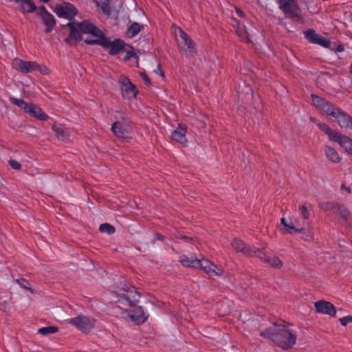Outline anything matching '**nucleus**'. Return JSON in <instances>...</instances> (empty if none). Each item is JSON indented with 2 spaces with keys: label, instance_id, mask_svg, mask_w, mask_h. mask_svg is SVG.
<instances>
[{
  "label": "nucleus",
  "instance_id": "nucleus-16",
  "mask_svg": "<svg viewBox=\"0 0 352 352\" xmlns=\"http://www.w3.org/2000/svg\"><path fill=\"white\" fill-rule=\"evenodd\" d=\"M36 67H37L36 62L25 61L20 58L14 59L12 63V67L23 74L34 72Z\"/></svg>",
  "mask_w": 352,
  "mask_h": 352
},
{
  "label": "nucleus",
  "instance_id": "nucleus-39",
  "mask_svg": "<svg viewBox=\"0 0 352 352\" xmlns=\"http://www.w3.org/2000/svg\"><path fill=\"white\" fill-rule=\"evenodd\" d=\"M37 67L35 68V71H39L42 74H47L48 73V69L45 65H39L36 63Z\"/></svg>",
  "mask_w": 352,
  "mask_h": 352
},
{
  "label": "nucleus",
  "instance_id": "nucleus-26",
  "mask_svg": "<svg viewBox=\"0 0 352 352\" xmlns=\"http://www.w3.org/2000/svg\"><path fill=\"white\" fill-rule=\"evenodd\" d=\"M337 212L342 222L346 223L351 219V212L344 205L339 204L337 208Z\"/></svg>",
  "mask_w": 352,
  "mask_h": 352
},
{
  "label": "nucleus",
  "instance_id": "nucleus-40",
  "mask_svg": "<svg viewBox=\"0 0 352 352\" xmlns=\"http://www.w3.org/2000/svg\"><path fill=\"white\" fill-rule=\"evenodd\" d=\"M340 322L342 325L346 326L349 322H352V316H347L343 318H340Z\"/></svg>",
  "mask_w": 352,
  "mask_h": 352
},
{
  "label": "nucleus",
  "instance_id": "nucleus-37",
  "mask_svg": "<svg viewBox=\"0 0 352 352\" xmlns=\"http://www.w3.org/2000/svg\"><path fill=\"white\" fill-rule=\"evenodd\" d=\"M340 190H341V192L345 196H348L349 195H350L351 193V187L349 186H346L345 184L344 183H342L341 184V186H340Z\"/></svg>",
  "mask_w": 352,
  "mask_h": 352
},
{
  "label": "nucleus",
  "instance_id": "nucleus-2",
  "mask_svg": "<svg viewBox=\"0 0 352 352\" xmlns=\"http://www.w3.org/2000/svg\"><path fill=\"white\" fill-rule=\"evenodd\" d=\"M311 98L313 104L333 121L336 122L341 128L352 129V117L349 114L318 96L312 94Z\"/></svg>",
  "mask_w": 352,
  "mask_h": 352
},
{
  "label": "nucleus",
  "instance_id": "nucleus-35",
  "mask_svg": "<svg viewBox=\"0 0 352 352\" xmlns=\"http://www.w3.org/2000/svg\"><path fill=\"white\" fill-rule=\"evenodd\" d=\"M299 211L304 219H308L309 218V212L307 208L305 205H302L299 207Z\"/></svg>",
  "mask_w": 352,
  "mask_h": 352
},
{
  "label": "nucleus",
  "instance_id": "nucleus-20",
  "mask_svg": "<svg viewBox=\"0 0 352 352\" xmlns=\"http://www.w3.org/2000/svg\"><path fill=\"white\" fill-rule=\"evenodd\" d=\"M256 256H258L262 261L271 267L280 268L282 266V262L278 257L267 256L262 249H258Z\"/></svg>",
  "mask_w": 352,
  "mask_h": 352
},
{
  "label": "nucleus",
  "instance_id": "nucleus-7",
  "mask_svg": "<svg viewBox=\"0 0 352 352\" xmlns=\"http://www.w3.org/2000/svg\"><path fill=\"white\" fill-rule=\"evenodd\" d=\"M113 118L115 121L111 126V132L118 139L126 138L128 137V128L131 123V119L126 114L120 111L116 112Z\"/></svg>",
  "mask_w": 352,
  "mask_h": 352
},
{
  "label": "nucleus",
  "instance_id": "nucleus-17",
  "mask_svg": "<svg viewBox=\"0 0 352 352\" xmlns=\"http://www.w3.org/2000/svg\"><path fill=\"white\" fill-rule=\"evenodd\" d=\"M10 102L19 107L20 109L23 110L26 113H28L31 116L34 117V115L35 114V111L38 108V106L32 104V103H28L26 102L24 100L21 98H10Z\"/></svg>",
  "mask_w": 352,
  "mask_h": 352
},
{
  "label": "nucleus",
  "instance_id": "nucleus-46",
  "mask_svg": "<svg viewBox=\"0 0 352 352\" xmlns=\"http://www.w3.org/2000/svg\"><path fill=\"white\" fill-rule=\"evenodd\" d=\"M236 14H237V15L239 16L243 17L244 13H243V12L241 9L236 8Z\"/></svg>",
  "mask_w": 352,
  "mask_h": 352
},
{
  "label": "nucleus",
  "instance_id": "nucleus-34",
  "mask_svg": "<svg viewBox=\"0 0 352 352\" xmlns=\"http://www.w3.org/2000/svg\"><path fill=\"white\" fill-rule=\"evenodd\" d=\"M34 118H36L40 120H46L48 118V116L40 107H38L36 111H35Z\"/></svg>",
  "mask_w": 352,
  "mask_h": 352
},
{
  "label": "nucleus",
  "instance_id": "nucleus-38",
  "mask_svg": "<svg viewBox=\"0 0 352 352\" xmlns=\"http://www.w3.org/2000/svg\"><path fill=\"white\" fill-rule=\"evenodd\" d=\"M124 52H126V55L124 58V59L125 60H129L130 58H131L132 57L135 56V54L134 52V51L133 50V49L131 47H130L129 50H126L124 48Z\"/></svg>",
  "mask_w": 352,
  "mask_h": 352
},
{
  "label": "nucleus",
  "instance_id": "nucleus-1",
  "mask_svg": "<svg viewBox=\"0 0 352 352\" xmlns=\"http://www.w3.org/2000/svg\"><path fill=\"white\" fill-rule=\"evenodd\" d=\"M114 295L116 298L114 302L121 309L124 318L129 317L137 324L146 321L148 315L142 307L138 306L128 311V308L135 306L140 298V294L134 286L120 282L115 287Z\"/></svg>",
  "mask_w": 352,
  "mask_h": 352
},
{
  "label": "nucleus",
  "instance_id": "nucleus-6",
  "mask_svg": "<svg viewBox=\"0 0 352 352\" xmlns=\"http://www.w3.org/2000/svg\"><path fill=\"white\" fill-rule=\"evenodd\" d=\"M85 43L88 45H99L106 49H109V54L110 55H116L123 52L126 44L120 39H115L111 41L105 37L102 32L100 30V34H97L96 38H86Z\"/></svg>",
  "mask_w": 352,
  "mask_h": 352
},
{
  "label": "nucleus",
  "instance_id": "nucleus-32",
  "mask_svg": "<svg viewBox=\"0 0 352 352\" xmlns=\"http://www.w3.org/2000/svg\"><path fill=\"white\" fill-rule=\"evenodd\" d=\"M99 230L101 232L107 233L108 234H113L116 231L115 228L109 223H102L99 227Z\"/></svg>",
  "mask_w": 352,
  "mask_h": 352
},
{
  "label": "nucleus",
  "instance_id": "nucleus-42",
  "mask_svg": "<svg viewBox=\"0 0 352 352\" xmlns=\"http://www.w3.org/2000/svg\"><path fill=\"white\" fill-rule=\"evenodd\" d=\"M9 164L14 170H19L21 167V164L16 160H10Z\"/></svg>",
  "mask_w": 352,
  "mask_h": 352
},
{
  "label": "nucleus",
  "instance_id": "nucleus-24",
  "mask_svg": "<svg viewBox=\"0 0 352 352\" xmlns=\"http://www.w3.org/2000/svg\"><path fill=\"white\" fill-rule=\"evenodd\" d=\"M324 153L327 158L333 163H338L341 160V157L337 151L330 146L327 145L324 146Z\"/></svg>",
  "mask_w": 352,
  "mask_h": 352
},
{
  "label": "nucleus",
  "instance_id": "nucleus-10",
  "mask_svg": "<svg viewBox=\"0 0 352 352\" xmlns=\"http://www.w3.org/2000/svg\"><path fill=\"white\" fill-rule=\"evenodd\" d=\"M179 38L177 39L179 49L187 57L193 56L196 54L195 45L193 41L181 28L179 29Z\"/></svg>",
  "mask_w": 352,
  "mask_h": 352
},
{
  "label": "nucleus",
  "instance_id": "nucleus-4",
  "mask_svg": "<svg viewBox=\"0 0 352 352\" xmlns=\"http://www.w3.org/2000/svg\"><path fill=\"white\" fill-rule=\"evenodd\" d=\"M179 262L184 267L198 268L201 267L211 276L223 275V269L221 265H216L207 259H198L192 255L182 254L179 256Z\"/></svg>",
  "mask_w": 352,
  "mask_h": 352
},
{
  "label": "nucleus",
  "instance_id": "nucleus-15",
  "mask_svg": "<svg viewBox=\"0 0 352 352\" xmlns=\"http://www.w3.org/2000/svg\"><path fill=\"white\" fill-rule=\"evenodd\" d=\"M231 245L234 250L238 252H241L245 256H256L259 248H251L247 245L242 240L239 239H234Z\"/></svg>",
  "mask_w": 352,
  "mask_h": 352
},
{
  "label": "nucleus",
  "instance_id": "nucleus-41",
  "mask_svg": "<svg viewBox=\"0 0 352 352\" xmlns=\"http://www.w3.org/2000/svg\"><path fill=\"white\" fill-rule=\"evenodd\" d=\"M50 12L47 10L46 8L44 6H40L38 9L36 14L41 18L45 15V14H49Z\"/></svg>",
  "mask_w": 352,
  "mask_h": 352
},
{
  "label": "nucleus",
  "instance_id": "nucleus-31",
  "mask_svg": "<svg viewBox=\"0 0 352 352\" xmlns=\"http://www.w3.org/2000/svg\"><path fill=\"white\" fill-rule=\"evenodd\" d=\"M58 331V329L56 327L48 326V327H44L38 329V333L43 336H46L48 334L55 333Z\"/></svg>",
  "mask_w": 352,
  "mask_h": 352
},
{
  "label": "nucleus",
  "instance_id": "nucleus-14",
  "mask_svg": "<svg viewBox=\"0 0 352 352\" xmlns=\"http://www.w3.org/2000/svg\"><path fill=\"white\" fill-rule=\"evenodd\" d=\"M119 82L121 85V90L124 98L131 99L136 97L138 91L135 86L132 84L128 78L121 76L119 79Z\"/></svg>",
  "mask_w": 352,
  "mask_h": 352
},
{
  "label": "nucleus",
  "instance_id": "nucleus-18",
  "mask_svg": "<svg viewBox=\"0 0 352 352\" xmlns=\"http://www.w3.org/2000/svg\"><path fill=\"white\" fill-rule=\"evenodd\" d=\"M186 125L185 124L179 123L177 129L173 131L171 133L172 140L182 145H186L187 142V139L186 138Z\"/></svg>",
  "mask_w": 352,
  "mask_h": 352
},
{
  "label": "nucleus",
  "instance_id": "nucleus-11",
  "mask_svg": "<svg viewBox=\"0 0 352 352\" xmlns=\"http://www.w3.org/2000/svg\"><path fill=\"white\" fill-rule=\"evenodd\" d=\"M67 322L83 333H89L95 326L96 320L94 318L84 315L68 319Z\"/></svg>",
  "mask_w": 352,
  "mask_h": 352
},
{
  "label": "nucleus",
  "instance_id": "nucleus-5",
  "mask_svg": "<svg viewBox=\"0 0 352 352\" xmlns=\"http://www.w3.org/2000/svg\"><path fill=\"white\" fill-rule=\"evenodd\" d=\"M65 26L70 30L69 38L77 42L82 40L81 34H89V38H96L97 34H100V29L87 20L80 23L69 21Z\"/></svg>",
  "mask_w": 352,
  "mask_h": 352
},
{
  "label": "nucleus",
  "instance_id": "nucleus-29",
  "mask_svg": "<svg viewBox=\"0 0 352 352\" xmlns=\"http://www.w3.org/2000/svg\"><path fill=\"white\" fill-rule=\"evenodd\" d=\"M141 30V26L138 23H132L127 29V35L129 38L135 36Z\"/></svg>",
  "mask_w": 352,
  "mask_h": 352
},
{
  "label": "nucleus",
  "instance_id": "nucleus-48",
  "mask_svg": "<svg viewBox=\"0 0 352 352\" xmlns=\"http://www.w3.org/2000/svg\"><path fill=\"white\" fill-rule=\"evenodd\" d=\"M41 1L44 2V3H47L49 2L50 0H41Z\"/></svg>",
  "mask_w": 352,
  "mask_h": 352
},
{
  "label": "nucleus",
  "instance_id": "nucleus-33",
  "mask_svg": "<svg viewBox=\"0 0 352 352\" xmlns=\"http://www.w3.org/2000/svg\"><path fill=\"white\" fill-rule=\"evenodd\" d=\"M53 130L58 139L64 140L67 138L66 133L61 126H53Z\"/></svg>",
  "mask_w": 352,
  "mask_h": 352
},
{
  "label": "nucleus",
  "instance_id": "nucleus-19",
  "mask_svg": "<svg viewBox=\"0 0 352 352\" xmlns=\"http://www.w3.org/2000/svg\"><path fill=\"white\" fill-rule=\"evenodd\" d=\"M315 307L318 313H322L324 314H327L331 316H336V310L335 306L327 301L325 300H318L315 302Z\"/></svg>",
  "mask_w": 352,
  "mask_h": 352
},
{
  "label": "nucleus",
  "instance_id": "nucleus-43",
  "mask_svg": "<svg viewBox=\"0 0 352 352\" xmlns=\"http://www.w3.org/2000/svg\"><path fill=\"white\" fill-rule=\"evenodd\" d=\"M141 76H142V79L144 80L146 85L151 84L150 79H149L148 76L145 73H143V72L141 73Z\"/></svg>",
  "mask_w": 352,
  "mask_h": 352
},
{
  "label": "nucleus",
  "instance_id": "nucleus-27",
  "mask_svg": "<svg viewBox=\"0 0 352 352\" xmlns=\"http://www.w3.org/2000/svg\"><path fill=\"white\" fill-rule=\"evenodd\" d=\"M43 19V23L45 24L46 29V32H50L54 27V25L56 23V20L54 16L51 14H45V15L41 17Z\"/></svg>",
  "mask_w": 352,
  "mask_h": 352
},
{
  "label": "nucleus",
  "instance_id": "nucleus-8",
  "mask_svg": "<svg viewBox=\"0 0 352 352\" xmlns=\"http://www.w3.org/2000/svg\"><path fill=\"white\" fill-rule=\"evenodd\" d=\"M280 226H283L281 230L286 234H301L302 238L305 241H311L314 239V233L311 230H306L304 227L299 225V221L287 220L283 217L280 219Z\"/></svg>",
  "mask_w": 352,
  "mask_h": 352
},
{
  "label": "nucleus",
  "instance_id": "nucleus-47",
  "mask_svg": "<svg viewBox=\"0 0 352 352\" xmlns=\"http://www.w3.org/2000/svg\"><path fill=\"white\" fill-rule=\"evenodd\" d=\"M350 73L352 74V62H351V64L350 65Z\"/></svg>",
  "mask_w": 352,
  "mask_h": 352
},
{
  "label": "nucleus",
  "instance_id": "nucleus-36",
  "mask_svg": "<svg viewBox=\"0 0 352 352\" xmlns=\"http://www.w3.org/2000/svg\"><path fill=\"white\" fill-rule=\"evenodd\" d=\"M17 283L20 285L21 287L30 290V287H29L30 284L28 281L24 278H20L16 280Z\"/></svg>",
  "mask_w": 352,
  "mask_h": 352
},
{
  "label": "nucleus",
  "instance_id": "nucleus-28",
  "mask_svg": "<svg viewBox=\"0 0 352 352\" xmlns=\"http://www.w3.org/2000/svg\"><path fill=\"white\" fill-rule=\"evenodd\" d=\"M234 21H236V25H237V28L236 30V32L238 34V36L241 38V39L243 41H245L246 43L250 42V40L249 38V35H248L245 28H244V26L241 27L240 25L239 21H237L236 19H234Z\"/></svg>",
  "mask_w": 352,
  "mask_h": 352
},
{
  "label": "nucleus",
  "instance_id": "nucleus-30",
  "mask_svg": "<svg viewBox=\"0 0 352 352\" xmlns=\"http://www.w3.org/2000/svg\"><path fill=\"white\" fill-rule=\"evenodd\" d=\"M98 7L100 9V11L105 15H110L111 8H110V0H104L101 3L97 2Z\"/></svg>",
  "mask_w": 352,
  "mask_h": 352
},
{
  "label": "nucleus",
  "instance_id": "nucleus-25",
  "mask_svg": "<svg viewBox=\"0 0 352 352\" xmlns=\"http://www.w3.org/2000/svg\"><path fill=\"white\" fill-rule=\"evenodd\" d=\"M338 204L332 201H324L320 203L319 207L325 212H327L329 215H331L335 213H337V208L338 207Z\"/></svg>",
  "mask_w": 352,
  "mask_h": 352
},
{
  "label": "nucleus",
  "instance_id": "nucleus-44",
  "mask_svg": "<svg viewBox=\"0 0 352 352\" xmlns=\"http://www.w3.org/2000/svg\"><path fill=\"white\" fill-rule=\"evenodd\" d=\"M344 50V47L343 45L340 44L337 46L336 52H342Z\"/></svg>",
  "mask_w": 352,
  "mask_h": 352
},
{
  "label": "nucleus",
  "instance_id": "nucleus-13",
  "mask_svg": "<svg viewBox=\"0 0 352 352\" xmlns=\"http://www.w3.org/2000/svg\"><path fill=\"white\" fill-rule=\"evenodd\" d=\"M305 38L311 43L319 45L323 47L328 48L330 46V41L316 33L314 29H308L304 32Z\"/></svg>",
  "mask_w": 352,
  "mask_h": 352
},
{
  "label": "nucleus",
  "instance_id": "nucleus-45",
  "mask_svg": "<svg viewBox=\"0 0 352 352\" xmlns=\"http://www.w3.org/2000/svg\"><path fill=\"white\" fill-rule=\"evenodd\" d=\"M155 239H157V240H159V241H162V240H164V237L163 235H162L160 233H155Z\"/></svg>",
  "mask_w": 352,
  "mask_h": 352
},
{
  "label": "nucleus",
  "instance_id": "nucleus-22",
  "mask_svg": "<svg viewBox=\"0 0 352 352\" xmlns=\"http://www.w3.org/2000/svg\"><path fill=\"white\" fill-rule=\"evenodd\" d=\"M336 140H335V142H338L342 147H343L346 150L347 153L352 154L351 139L340 133Z\"/></svg>",
  "mask_w": 352,
  "mask_h": 352
},
{
  "label": "nucleus",
  "instance_id": "nucleus-21",
  "mask_svg": "<svg viewBox=\"0 0 352 352\" xmlns=\"http://www.w3.org/2000/svg\"><path fill=\"white\" fill-rule=\"evenodd\" d=\"M9 2L16 3L23 13H32L37 10V7L32 0H11Z\"/></svg>",
  "mask_w": 352,
  "mask_h": 352
},
{
  "label": "nucleus",
  "instance_id": "nucleus-23",
  "mask_svg": "<svg viewBox=\"0 0 352 352\" xmlns=\"http://www.w3.org/2000/svg\"><path fill=\"white\" fill-rule=\"evenodd\" d=\"M318 126L322 131L328 135L329 139L331 141L335 142V140H337L336 138L340 134L339 132L332 129L328 124L325 123L319 122Z\"/></svg>",
  "mask_w": 352,
  "mask_h": 352
},
{
  "label": "nucleus",
  "instance_id": "nucleus-3",
  "mask_svg": "<svg viewBox=\"0 0 352 352\" xmlns=\"http://www.w3.org/2000/svg\"><path fill=\"white\" fill-rule=\"evenodd\" d=\"M260 335L264 338L270 339L285 350L291 349L296 342V336L281 324H273L265 330L261 331Z\"/></svg>",
  "mask_w": 352,
  "mask_h": 352
},
{
  "label": "nucleus",
  "instance_id": "nucleus-9",
  "mask_svg": "<svg viewBox=\"0 0 352 352\" xmlns=\"http://www.w3.org/2000/svg\"><path fill=\"white\" fill-rule=\"evenodd\" d=\"M279 8L288 17L294 21H302L301 10L296 0H285L278 4Z\"/></svg>",
  "mask_w": 352,
  "mask_h": 352
},
{
  "label": "nucleus",
  "instance_id": "nucleus-12",
  "mask_svg": "<svg viewBox=\"0 0 352 352\" xmlns=\"http://www.w3.org/2000/svg\"><path fill=\"white\" fill-rule=\"evenodd\" d=\"M54 11L59 17H63L71 21L77 14L76 8L69 3L56 5Z\"/></svg>",
  "mask_w": 352,
  "mask_h": 352
}]
</instances>
